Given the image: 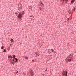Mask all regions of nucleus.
<instances>
[{
    "mask_svg": "<svg viewBox=\"0 0 76 76\" xmlns=\"http://www.w3.org/2000/svg\"><path fill=\"white\" fill-rule=\"evenodd\" d=\"M18 17L20 19H22V14L20 12H19V14L18 15Z\"/></svg>",
    "mask_w": 76,
    "mask_h": 76,
    "instance_id": "obj_1",
    "label": "nucleus"
},
{
    "mask_svg": "<svg viewBox=\"0 0 76 76\" xmlns=\"http://www.w3.org/2000/svg\"><path fill=\"white\" fill-rule=\"evenodd\" d=\"M65 74H66L65 76H67V71H66H66H64V72L62 73V75H63V76H64V75H65Z\"/></svg>",
    "mask_w": 76,
    "mask_h": 76,
    "instance_id": "obj_2",
    "label": "nucleus"
},
{
    "mask_svg": "<svg viewBox=\"0 0 76 76\" xmlns=\"http://www.w3.org/2000/svg\"><path fill=\"white\" fill-rule=\"evenodd\" d=\"M12 61L18 63V58H14L12 60Z\"/></svg>",
    "mask_w": 76,
    "mask_h": 76,
    "instance_id": "obj_3",
    "label": "nucleus"
},
{
    "mask_svg": "<svg viewBox=\"0 0 76 76\" xmlns=\"http://www.w3.org/2000/svg\"><path fill=\"white\" fill-rule=\"evenodd\" d=\"M8 58H10V59H11V58H13L12 57V56L11 55H10V56H8Z\"/></svg>",
    "mask_w": 76,
    "mask_h": 76,
    "instance_id": "obj_4",
    "label": "nucleus"
},
{
    "mask_svg": "<svg viewBox=\"0 0 76 76\" xmlns=\"http://www.w3.org/2000/svg\"><path fill=\"white\" fill-rule=\"evenodd\" d=\"M75 0H72L71 1V4H73L75 2Z\"/></svg>",
    "mask_w": 76,
    "mask_h": 76,
    "instance_id": "obj_5",
    "label": "nucleus"
},
{
    "mask_svg": "<svg viewBox=\"0 0 76 76\" xmlns=\"http://www.w3.org/2000/svg\"><path fill=\"white\" fill-rule=\"evenodd\" d=\"M16 57V56H15V55H12V58H13L14 59V58H15Z\"/></svg>",
    "mask_w": 76,
    "mask_h": 76,
    "instance_id": "obj_6",
    "label": "nucleus"
},
{
    "mask_svg": "<svg viewBox=\"0 0 76 76\" xmlns=\"http://www.w3.org/2000/svg\"><path fill=\"white\" fill-rule=\"evenodd\" d=\"M18 6V7L19 8H21V7H22V5H21L20 4H19Z\"/></svg>",
    "mask_w": 76,
    "mask_h": 76,
    "instance_id": "obj_7",
    "label": "nucleus"
},
{
    "mask_svg": "<svg viewBox=\"0 0 76 76\" xmlns=\"http://www.w3.org/2000/svg\"><path fill=\"white\" fill-rule=\"evenodd\" d=\"M18 13H19V12H15V14H16V16H17V15H18Z\"/></svg>",
    "mask_w": 76,
    "mask_h": 76,
    "instance_id": "obj_8",
    "label": "nucleus"
},
{
    "mask_svg": "<svg viewBox=\"0 0 76 76\" xmlns=\"http://www.w3.org/2000/svg\"><path fill=\"white\" fill-rule=\"evenodd\" d=\"M3 52H4V53H6V50L5 49H4L3 50Z\"/></svg>",
    "mask_w": 76,
    "mask_h": 76,
    "instance_id": "obj_9",
    "label": "nucleus"
},
{
    "mask_svg": "<svg viewBox=\"0 0 76 76\" xmlns=\"http://www.w3.org/2000/svg\"><path fill=\"white\" fill-rule=\"evenodd\" d=\"M1 48L2 50H3L4 49V46H2V47Z\"/></svg>",
    "mask_w": 76,
    "mask_h": 76,
    "instance_id": "obj_10",
    "label": "nucleus"
},
{
    "mask_svg": "<svg viewBox=\"0 0 76 76\" xmlns=\"http://www.w3.org/2000/svg\"><path fill=\"white\" fill-rule=\"evenodd\" d=\"M52 52H53V53H55L54 52V50H53V49H51Z\"/></svg>",
    "mask_w": 76,
    "mask_h": 76,
    "instance_id": "obj_11",
    "label": "nucleus"
},
{
    "mask_svg": "<svg viewBox=\"0 0 76 76\" xmlns=\"http://www.w3.org/2000/svg\"><path fill=\"white\" fill-rule=\"evenodd\" d=\"M40 4L41 5H42V6H43L44 4L42 3V2L40 3Z\"/></svg>",
    "mask_w": 76,
    "mask_h": 76,
    "instance_id": "obj_12",
    "label": "nucleus"
},
{
    "mask_svg": "<svg viewBox=\"0 0 76 76\" xmlns=\"http://www.w3.org/2000/svg\"><path fill=\"white\" fill-rule=\"evenodd\" d=\"M68 61H69V62H70L71 61H72V60H71V59H68Z\"/></svg>",
    "mask_w": 76,
    "mask_h": 76,
    "instance_id": "obj_13",
    "label": "nucleus"
},
{
    "mask_svg": "<svg viewBox=\"0 0 76 76\" xmlns=\"http://www.w3.org/2000/svg\"><path fill=\"white\" fill-rule=\"evenodd\" d=\"M65 1H66L65 2V3H68V0H65Z\"/></svg>",
    "mask_w": 76,
    "mask_h": 76,
    "instance_id": "obj_14",
    "label": "nucleus"
},
{
    "mask_svg": "<svg viewBox=\"0 0 76 76\" xmlns=\"http://www.w3.org/2000/svg\"><path fill=\"white\" fill-rule=\"evenodd\" d=\"M10 41H11V42H12L13 41H14L13 39H11V40H10Z\"/></svg>",
    "mask_w": 76,
    "mask_h": 76,
    "instance_id": "obj_15",
    "label": "nucleus"
},
{
    "mask_svg": "<svg viewBox=\"0 0 76 76\" xmlns=\"http://www.w3.org/2000/svg\"><path fill=\"white\" fill-rule=\"evenodd\" d=\"M22 13L23 15H25V11H23Z\"/></svg>",
    "mask_w": 76,
    "mask_h": 76,
    "instance_id": "obj_16",
    "label": "nucleus"
},
{
    "mask_svg": "<svg viewBox=\"0 0 76 76\" xmlns=\"http://www.w3.org/2000/svg\"><path fill=\"white\" fill-rule=\"evenodd\" d=\"M10 50V47H9L8 48V51H9V50Z\"/></svg>",
    "mask_w": 76,
    "mask_h": 76,
    "instance_id": "obj_17",
    "label": "nucleus"
},
{
    "mask_svg": "<svg viewBox=\"0 0 76 76\" xmlns=\"http://www.w3.org/2000/svg\"><path fill=\"white\" fill-rule=\"evenodd\" d=\"M73 11L75 12V10H76V8H74V9H73Z\"/></svg>",
    "mask_w": 76,
    "mask_h": 76,
    "instance_id": "obj_18",
    "label": "nucleus"
},
{
    "mask_svg": "<svg viewBox=\"0 0 76 76\" xmlns=\"http://www.w3.org/2000/svg\"><path fill=\"white\" fill-rule=\"evenodd\" d=\"M36 55L38 57V56H39V54H38V53H36Z\"/></svg>",
    "mask_w": 76,
    "mask_h": 76,
    "instance_id": "obj_19",
    "label": "nucleus"
},
{
    "mask_svg": "<svg viewBox=\"0 0 76 76\" xmlns=\"http://www.w3.org/2000/svg\"><path fill=\"white\" fill-rule=\"evenodd\" d=\"M71 11H72V10H69V13H71Z\"/></svg>",
    "mask_w": 76,
    "mask_h": 76,
    "instance_id": "obj_20",
    "label": "nucleus"
},
{
    "mask_svg": "<svg viewBox=\"0 0 76 76\" xmlns=\"http://www.w3.org/2000/svg\"><path fill=\"white\" fill-rule=\"evenodd\" d=\"M15 71H16V73H18V72H19L18 71L16 70Z\"/></svg>",
    "mask_w": 76,
    "mask_h": 76,
    "instance_id": "obj_21",
    "label": "nucleus"
},
{
    "mask_svg": "<svg viewBox=\"0 0 76 76\" xmlns=\"http://www.w3.org/2000/svg\"><path fill=\"white\" fill-rule=\"evenodd\" d=\"M67 21H69V18H67Z\"/></svg>",
    "mask_w": 76,
    "mask_h": 76,
    "instance_id": "obj_22",
    "label": "nucleus"
},
{
    "mask_svg": "<svg viewBox=\"0 0 76 76\" xmlns=\"http://www.w3.org/2000/svg\"><path fill=\"white\" fill-rule=\"evenodd\" d=\"M26 59H28V58L27 57H26V58H25Z\"/></svg>",
    "mask_w": 76,
    "mask_h": 76,
    "instance_id": "obj_23",
    "label": "nucleus"
},
{
    "mask_svg": "<svg viewBox=\"0 0 76 76\" xmlns=\"http://www.w3.org/2000/svg\"><path fill=\"white\" fill-rule=\"evenodd\" d=\"M34 17V16L31 15L30 16V18H33Z\"/></svg>",
    "mask_w": 76,
    "mask_h": 76,
    "instance_id": "obj_24",
    "label": "nucleus"
},
{
    "mask_svg": "<svg viewBox=\"0 0 76 76\" xmlns=\"http://www.w3.org/2000/svg\"><path fill=\"white\" fill-rule=\"evenodd\" d=\"M18 10H21V9H20V8L18 9Z\"/></svg>",
    "mask_w": 76,
    "mask_h": 76,
    "instance_id": "obj_25",
    "label": "nucleus"
},
{
    "mask_svg": "<svg viewBox=\"0 0 76 76\" xmlns=\"http://www.w3.org/2000/svg\"><path fill=\"white\" fill-rule=\"evenodd\" d=\"M12 62V63L13 64H14V63H15V62H14V61H13Z\"/></svg>",
    "mask_w": 76,
    "mask_h": 76,
    "instance_id": "obj_26",
    "label": "nucleus"
},
{
    "mask_svg": "<svg viewBox=\"0 0 76 76\" xmlns=\"http://www.w3.org/2000/svg\"><path fill=\"white\" fill-rule=\"evenodd\" d=\"M47 68H46V69L45 70V71L46 72L47 71Z\"/></svg>",
    "mask_w": 76,
    "mask_h": 76,
    "instance_id": "obj_27",
    "label": "nucleus"
},
{
    "mask_svg": "<svg viewBox=\"0 0 76 76\" xmlns=\"http://www.w3.org/2000/svg\"><path fill=\"white\" fill-rule=\"evenodd\" d=\"M23 75H25V73H23Z\"/></svg>",
    "mask_w": 76,
    "mask_h": 76,
    "instance_id": "obj_28",
    "label": "nucleus"
},
{
    "mask_svg": "<svg viewBox=\"0 0 76 76\" xmlns=\"http://www.w3.org/2000/svg\"><path fill=\"white\" fill-rule=\"evenodd\" d=\"M12 58H11V59H10L11 60H12Z\"/></svg>",
    "mask_w": 76,
    "mask_h": 76,
    "instance_id": "obj_29",
    "label": "nucleus"
},
{
    "mask_svg": "<svg viewBox=\"0 0 76 76\" xmlns=\"http://www.w3.org/2000/svg\"><path fill=\"white\" fill-rule=\"evenodd\" d=\"M12 61H10V63H11V62H12Z\"/></svg>",
    "mask_w": 76,
    "mask_h": 76,
    "instance_id": "obj_30",
    "label": "nucleus"
},
{
    "mask_svg": "<svg viewBox=\"0 0 76 76\" xmlns=\"http://www.w3.org/2000/svg\"><path fill=\"white\" fill-rule=\"evenodd\" d=\"M10 63L11 64H13V63H12V62H11Z\"/></svg>",
    "mask_w": 76,
    "mask_h": 76,
    "instance_id": "obj_31",
    "label": "nucleus"
},
{
    "mask_svg": "<svg viewBox=\"0 0 76 76\" xmlns=\"http://www.w3.org/2000/svg\"><path fill=\"white\" fill-rule=\"evenodd\" d=\"M32 73H34V72L33 71H32Z\"/></svg>",
    "mask_w": 76,
    "mask_h": 76,
    "instance_id": "obj_32",
    "label": "nucleus"
},
{
    "mask_svg": "<svg viewBox=\"0 0 76 76\" xmlns=\"http://www.w3.org/2000/svg\"><path fill=\"white\" fill-rule=\"evenodd\" d=\"M70 56H71V55H69V57H70Z\"/></svg>",
    "mask_w": 76,
    "mask_h": 76,
    "instance_id": "obj_33",
    "label": "nucleus"
},
{
    "mask_svg": "<svg viewBox=\"0 0 76 76\" xmlns=\"http://www.w3.org/2000/svg\"><path fill=\"white\" fill-rule=\"evenodd\" d=\"M72 58V57H71V58Z\"/></svg>",
    "mask_w": 76,
    "mask_h": 76,
    "instance_id": "obj_34",
    "label": "nucleus"
},
{
    "mask_svg": "<svg viewBox=\"0 0 76 76\" xmlns=\"http://www.w3.org/2000/svg\"><path fill=\"white\" fill-rule=\"evenodd\" d=\"M42 75H43V76H44V74H43Z\"/></svg>",
    "mask_w": 76,
    "mask_h": 76,
    "instance_id": "obj_35",
    "label": "nucleus"
},
{
    "mask_svg": "<svg viewBox=\"0 0 76 76\" xmlns=\"http://www.w3.org/2000/svg\"><path fill=\"white\" fill-rule=\"evenodd\" d=\"M10 44L11 45H12V44Z\"/></svg>",
    "mask_w": 76,
    "mask_h": 76,
    "instance_id": "obj_36",
    "label": "nucleus"
},
{
    "mask_svg": "<svg viewBox=\"0 0 76 76\" xmlns=\"http://www.w3.org/2000/svg\"><path fill=\"white\" fill-rule=\"evenodd\" d=\"M33 75H34V74H33Z\"/></svg>",
    "mask_w": 76,
    "mask_h": 76,
    "instance_id": "obj_37",
    "label": "nucleus"
}]
</instances>
